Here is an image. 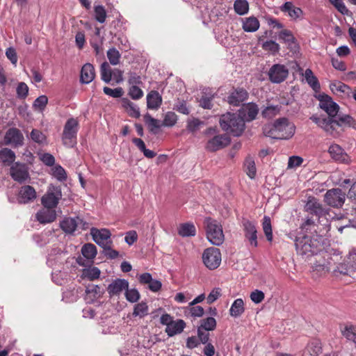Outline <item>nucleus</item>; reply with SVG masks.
Returning <instances> with one entry per match:
<instances>
[{
  "label": "nucleus",
  "instance_id": "1",
  "mask_svg": "<svg viewBox=\"0 0 356 356\" xmlns=\"http://www.w3.org/2000/svg\"><path fill=\"white\" fill-rule=\"evenodd\" d=\"M317 99L319 101V107L327 114V117L324 116H312V120L319 127L324 131H330V124H337L334 121H332L334 118L337 115L339 111V106L334 102L332 99L327 95L320 94Z\"/></svg>",
  "mask_w": 356,
  "mask_h": 356
},
{
  "label": "nucleus",
  "instance_id": "2",
  "mask_svg": "<svg viewBox=\"0 0 356 356\" xmlns=\"http://www.w3.org/2000/svg\"><path fill=\"white\" fill-rule=\"evenodd\" d=\"M297 253L307 259L316 255L321 249V238L318 235L299 234L295 241Z\"/></svg>",
  "mask_w": 356,
  "mask_h": 356
},
{
  "label": "nucleus",
  "instance_id": "3",
  "mask_svg": "<svg viewBox=\"0 0 356 356\" xmlns=\"http://www.w3.org/2000/svg\"><path fill=\"white\" fill-rule=\"evenodd\" d=\"M220 125L222 130L234 136H240L245 127L244 119L238 113H227L220 116Z\"/></svg>",
  "mask_w": 356,
  "mask_h": 356
},
{
  "label": "nucleus",
  "instance_id": "4",
  "mask_svg": "<svg viewBox=\"0 0 356 356\" xmlns=\"http://www.w3.org/2000/svg\"><path fill=\"white\" fill-rule=\"evenodd\" d=\"M204 223L207 225V236L210 243L215 245L222 244L225 237L222 226L211 218L205 219Z\"/></svg>",
  "mask_w": 356,
  "mask_h": 356
},
{
  "label": "nucleus",
  "instance_id": "5",
  "mask_svg": "<svg viewBox=\"0 0 356 356\" xmlns=\"http://www.w3.org/2000/svg\"><path fill=\"white\" fill-rule=\"evenodd\" d=\"M61 198V188L50 184L47 188V192L41 197V204L44 208L55 209Z\"/></svg>",
  "mask_w": 356,
  "mask_h": 356
},
{
  "label": "nucleus",
  "instance_id": "6",
  "mask_svg": "<svg viewBox=\"0 0 356 356\" xmlns=\"http://www.w3.org/2000/svg\"><path fill=\"white\" fill-rule=\"evenodd\" d=\"M78 131V122L74 118H70L66 122L63 133V143L67 147H73L76 144V134Z\"/></svg>",
  "mask_w": 356,
  "mask_h": 356
},
{
  "label": "nucleus",
  "instance_id": "7",
  "mask_svg": "<svg viewBox=\"0 0 356 356\" xmlns=\"http://www.w3.org/2000/svg\"><path fill=\"white\" fill-rule=\"evenodd\" d=\"M332 121H334L337 124H330V131H325L327 134L332 136L333 137H338L342 131L341 127L345 124L350 127L356 129V120L350 115H338L332 119Z\"/></svg>",
  "mask_w": 356,
  "mask_h": 356
},
{
  "label": "nucleus",
  "instance_id": "8",
  "mask_svg": "<svg viewBox=\"0 0 356 356\" xmlns=\"http://www.w3.org/2000/svg\"><path fill=\"white\" fill-rule=\"evenodd\" d=\"M221 253L218 248H207L202 254V261L209 270L216 269L221 263Z\"/></svg>",
  "mask_w": 356,
  "mask_h": 356
},
{
  "label": "nucleus",
  "instance_id": "9",
  "mask_svg": "<svg viewBox=\"0 0 356 356\" xmlns=\"http://www.w3.org/2000/svg\"><path fill=\"white\" fill-rule=\"evenodd\" d=\"M275 122L277 129V140H287L294 135L295 126L290 123L287 118H280Z\"/></svg>",
  "mask_w": 356,
  "mask_h": 356
},
{
  "label": "nucleus",
  "instance_id": "10",
  "mask_svg": "<svg viewBox=\"0 0 356 356\" xmlns=\"http://www.w3.org/2000/svg\"><path fill=\"white\" fill-rule=\"evenodd\" d=\"M305 211L312 215H314L319 220L329 215V210L324 208L318 200L314 197H309L305 206Z\"/></svg>",
  "mask_w": 356,
  "mask_h": 356
},
{
  "label": "nucleus",
  "instance_id": "11",
  "mask_svg": "<svg viewBox=\"0 0 356 356\" xmlns=\"http://www.w3.org/2000/svg\"><path fill=\"white\" fill-rule=\"evenodd\" d=\"M345 201V193L340 188L328 190L325 195V202L330 207H341Z\"/></svg>",
  "mask_w": 356,
  "mask_h": 356
},
{
  "label": "nucleus",
  "instance_id": "12",
  "mask_svg": "<svg viewBox=\"0 0 356 356\" xmlns=\"http://www.w3.org/2000/svg\"><path fill=\"white\" fill-rule=\"evenodd\" d=\"M268 75L272 83H280L287 78L289 70L284 65L275 64L269 69Z\"/></svg>",
  "mask_w": 356,
  "mask_h": 356
},
{
  "label": "nucleus",
  "instance_id": "13",
  "mask_svg": "<svg viewBox=\"0 0 356 356\" xmlns=\"http://www.w3.org/2000/svg\"><path fill=\"white\" fill-rule=\"evenodd\" d=\"M90 234L93 241L102 248L113 243L110 240L111 234L107 229H98L93 227L90 230Z\"/></svg>",
  "mask_w": 356,
  "mask_h": 356
},
{
  "label": "nucleus",
  "instance_id": "14",
  "mask_svg": "<svg viewBox=\"0 0 356 356\" xmlns=\"http://www.w3.org/2000/svg\"><path fill=\"white\" fill-rule=\"evenodd\" d=\"M230 142V138L227 134L215 136L213 138L209 140L206 145V149L210 152H216L227 147L229 145Z\"/></svg>",
  "mask_w": 356,
  "mask_h": 356
},
{
  "label": "nucleus",
  "instance_id": "15",
  "mask_svg": "<svg viewBox=\"0 0 356 356\" xmlns=\"http://www.w3.org/2000/svg\"><path fill=\"white\" fill-rule=\"evenodd\" d=\"M249 94L243 88H233L227 97V102L234 106H240L248 99Z\"/></svg>",
  "mask_w": 356,
  "mask_h": 356
},
{
  "label": "nucleus",
  "instance_id": "16",
  "mask_svg": "<svg viewBox=\"0 0 356 356\" xmlns=\"http://www.w3.org/2000/svg\"><path fill=\"white\" fill-rule=\"evenodd\" d=\"M10 170L11 177L17 182L22 183L29 178V171L25 164L15 163Z\"/></svg>",
  "mask_w": 356,
  "mask_h": 356
},
{
  "label": "nucleus",
  "instance_id": "17",
  "mask_svg": "<svg viewBox=\"0 0 356 356\" xmlns=\"http://www.w3.org/2000/svg\"><path fill=\"white\" fill-rule=\"evenodd\" d=\"M4 142L6 145L13 147L22 146L24 144V136L17 128H10L5 134Z\"/></svg>",
  "mask_w": 356,
  "mask_h": 356
},
{
  "label": "nucleus",
  "instance_id": "18",
  "mask_svg": "<svg viewBox=\"0 0 356 356\" xmlns=\"http://www.w3.org/2000/svg\"><path fill=\"white\" fill-rule=\"evenodd\" d=\"M37 194L34 188L29 185L22 186L18 193L17 201L19 204H29L33 202Z\"/></svg>",
  "mask_w": 356,
  "mask_h": 356
},
{
  "label": "nucleus",
  "instance_id": "19",
  "mask_svg": "<svg viewBox=\"0 0 356 356\" xmlns=\"http://www.w3.org/2000/svg\"><path fill=\"white\" fill-rule=\"evenodd\" d=\"M243 226L245 238L249 241L252 246L255 248L257 247V231L255 224L249 220H243Z\"/></svg>",
  "mask_w": 356,
  "mask_h": 356
},
{
  "label": "nucleus",
  "instance_id": "20",
  "mask_svg": "<svg viewBox=\"0 0 356 356\" xmlns=\"http://www.w3.org/2000/svg\"><path fill=\"white\" fill-rule=\"evenodd\" d=\"M81 222L82 219L78 216L75 218L66 217L60 222V227L65 233L73 234Z\"/></svg>",
  "mask_w": 356,
  "mask_h": 356
},
{
  "label": "nucleus",
  "instance_id": "21",
  "mask_svg": "<svg viewBox=\"0 0 356 356\" xmlns=\"http://www.w3.org/2000/svg\"><path fill=\"white\" fill-rule=\"evenodd\" d=\"M339 330L343 337L356 344V324L346 322L339 325Z\"/></svg>",
  "mask_w": 356,
  "mask_h": 356
},
{
  "label": "nucleus",
  "instance_id": "22",
  "mask_svg": "<svg viewBox=\"0 0 356 356\" xmlns=\"http://www.w3.org/2000/svg\"><path fill=\"white\" fill-rule=\"evenodd\" d=\"M259 113L258 106L254 103H248L238 111V115H241L245 122L254 120Z\"/></svg>",
  "mask_w": 356,
  "mask_h": 356
},
{
  "label": "nucleus",
  "instance_id": "23",
  "mask_svg": "<svg viewBox=\"0 0 356 356\" xmlns=\"http://www.w3.org/2000/svg\"><path fill=\"white\" fill-rule=\"evenodd\" d=\"M129 287V282L124 279H116L107 287L108 293L111 297L119 296L124 290Z\"/></svg>",
  "mask_w": 356,
  "mask_h": 356
},
{
  "label": "nucleus",
  "instance_id": "24",
  "mask_svg": "<svg viewBox=\"0 0 356 356\" xmlns=\"http://www.w3.org/2000/svg\"><path fill=\"white\" fill-rule=\"evenodd\" d=\"M35 218L41 224L51 223L56 220V213L54 209H47L44 207L37 212Z\"/></svg>",
  "mask_w": 356,
  "mask_h": 356
},
{
  "label": "nucleus",
  "instance_id": "25",
  "mask_svg": "<svg viewBox=\"0 0 356 356\" xmlns=\"http://www.w3.org/2000/svg\"><path fill=\"white\" fill-rule=\"evenodd\" d=\"M280 10L286 13L293 20L300 18L303 15L302 9L295 6L291 1H286L280 6Z\"/></svg>",
  "mask_w": 356,
  "mask_h": 356
},
{
  "label": "nucleus",
  "instance_id": "26",
  "mask_svg": "<svg viewBox=\"0 0 356 356\" xmlns=\"http://www.w3.org/2000/svg\"><path fill=\"white\" fill-rule=\"evenodd\" d=\"M95 77V72L93 65L90 63H86L81 68L80 81L82 83L88 84L92 82Z\"/></svg>",
  "mask_w": 356,
  "mask_h": 356
},
{
  "label": "nucleus",
  "instance_id": "27",
  "mask_svg": "<svg viewBox=\"0 0 356 356\" xmlns=\"http://www.w3.org/2000/svg\"><path fill=\"white\" fill-rule=\"evenodd\" d=\"M185 327L186 323L184 321L179 319L176 321H173L168 327H165V332L168 337H171L181 333Z\"/></svg>",
  "mask_w": 356,
  "mask_h": 356
},
{
  "label": "nucleus",
  "instance_id": "28",
  "mask_svg": "<svg viewBox=\"0 0 356 356\" xmlns=\"http://www.w3.org/2000/svg\"><path fill=\"white\" fill-rule=\"evenodd\" d=\"M162 103V98L156 90H152L147 95V106L149 109L157 110Z\"/></svg>",
  "mask_w": 356,
  "mask_h": 356
},
{
  "label": "nucleus",
  "instance_id": "29",
  "mask_svg": "<svg viewBox=\"0 0 356 356\" xmlns=\"http://www.w3.org/2000/svg\"><path fill=\"white\" fill-rule=\"evenodd\" d=\"M321 343L318 340H313L309 342L303 351L302 356H318L321 353Z\"/></svg>",
  "mask_w": 356,
  "mask_h": 356
},
{
  "label": "nucleus",
  "instance_id": "30",
  "mask_svg": "<svg viewBox=\"0 0 356 356\" xmlns=\"http://www.w3.org/2000/svg\"><path fill=\"white\" fill-rule=\"evenodd\" d=\"M143 118L149 132L153 134H157L159 129L163 127L160 121L152 117L148 113H147Z\"/></svg>",
  "mask_w": 356,
  "mask_h": 356
},
{
  "label": "nucleus",
  "instance_id": "31",
  "mask_svg": "<svg viewBox=\"0 0 356 356\" xmlns=\"http://www.w3.org/2000/svg\"><path fill=\"white\" fill-rule=\"evenodd\" d=\"M259 22L255 17H249L243 19V29L245 32H255L259 28Z\"/></svg>",
  "mask_w": 356,
  "mask_h": 356
},
{
  "label": "nucleus",
  "instance_id": "32",
  "mask_svg": "<svg viewBox=\"0 0 356 356\" xmlns=\"http://www.w3.org/2000/svg\"><path fill=\"white\" fill-rule=\"evenodd\" d=\"M15 159V154L8 148H3L0 150V163L4 165H10L13 163Z\"/></svg>",
  "mask_w": 356,
  "mask_h": 356
},
{
  "label": "nucleus",
  "instance_id": "33",
  "mask_svg": "<svg viewBox=\"0 0 356 356\" xmlns=\"http://www.w3.org/2000/svg\"><path fill=\"white\" fill-rule=\"evenodd\" d=\"M245 311L244 302L241 298H238L234 301L230 309L229 314L234 318L240 316Z\"/></svg>",
  "mask_w": 356,
  "mask_h": 356
},
{
  "label": "nucleus",
  "instance_id": "34",
  "mask_svg": "<svg viewBox=\"0 0 356 356\" xmlns=\"http://www.w3.org/2000/svg\"><path fill=\"white\" fill-rule=\"evenodd\" d=\"M86 295L90 301H94L96 299L102 297L104 293L102 288L98 285H89L86 289Z\"/></svg>",
  "mask_w": 356,
  "mask_h": 356
},
{
  "label": "nucleus",
  "instance_id": "35",
  "mask_svg": "<svg viewBox=\"0 0 356 356\" xmlns=\"http://www.w3.org/2000/svg\"><path fill=\"white\" fill-rule=\"evenodd\" d=\"M178 233L183 237L193 236L196 234V229L192 223H183L180 225Z\"/></svg>",
  "mask_w": 356,
  "mask_h": 356
},
{
  "label": "nucleus",
  "instance_id": "36",
  "mask_svg": "<svg viewBox=\"0 0 356 356\" xmlns=\"http://www.w3.org/2000/svg\"><path fill=\"white\" fill-rule=\"evenodd\" d=\"M123 106L127 109L129 115L135 118H138L140 116V109L134 103L127 99H124Z\"/></svg>",
  "mask_w": 356,
  "mask_h": 356
},
{
  "label": "nucleus",
  "instance_id": "37",
  "mask_svg": "<svg viewBox=\"0 0 356 356\" xmlns=\"http://www.w3.org/2000/svg\"><path fill=\"white\" fill-rule=\"evenodd\" d=\"M305 78L307 83L315 91H318L321 86L318 79L314 75L313 72L310 69H307L305 72Z\"/></svg>",
  "mask_w": 356,
  "mask_h": 356
},
{
  "label": "nucleus",
  "instance_id": "38",
  "mask_svg": "<svg viewBox=\"0 0 356 356\" xmlns=\"http://www.w3.org/2000/svg\"><path fill=\"white\" fill-rule=\"evenodd\" d=\"M101 79L105 83H108L112 79L113 71L107 62H104L100 67Z\"/></svg>",
  "mask_w": 356,
  "mask_h": 356
},
{
  "label": "nucleus",
  "instance_id": "39",
  "mask_svg": "<svg viewBox=\"0 0 356 356\" xmlns=\"http://www.w3.org/2000/svg\"><path fill=\"white\" fill-rule=\"evenodd\" d=\"M329 153L334 159L340 161H343L345 160V156H346L343 153L342 148L336 144L330 145L329 147Z\"/></svg>",
  "mask_w": 356,
  "mask_h": 356
},
{
  "label": "nucleus",
  "instance_id": "40",
  "mask_svg": "<svg viewBox=\"0 0 356 356\" xmlns=\"http://www.w3.org/2000/svg\"><path fill=\"white\" fill-rule=\"evenodd\" d=\"M234 11L239 15H244L248 13L249 3L246 0H236L234 3Z\"/></svg>",
  "mask_w": 356,
  "mask_h": 356
},
{
  "label": "nucleus",
  "instance_id": "41",
  "mask_svg": "<svg viewBox=\"0 0 356 356\" xmlns=\"http://www.w3.org/2000/svg\"><path fill=\"white\" fill-rule=\"evenodd\" d=\"M83 256L88 259H93L97 255V248L94 244L86 243L81 248Z\"/></svg>",
  "mask_w": 356,
  "mask_h": 356
},
{
  "label": "nucleus",
  "instance_id": "42",
  "mask_svg": "<svg viewBox=\"0 0 356 356\" xmlns=\"http://www.w3.org/2000/svg\"><path fill=\"white\" fill-rule=\"evenodd\" d=\"M149 307L146 302H141L134 305L133 316L143 318L148 314Z\"/></svg>",
  "mask_w": 356,
  "mask_h": 356
},
{
  "label": "nucleus",
  "instance_id": "43",
  "mask_svg": "<svg viewBox=\"0 0 356 356\" xmlns=\"http://www.w3.org/2000/svg\"><path fill=\"white\" fill-rule=\"evenodd\" d=\"M262 227L267 240L269 242H271L273 241V231L271 221L269 216H264L263 218Z\"/></svg>",
  "mask_w": 356,
  "mask_h": 356
},
{
  "label": "nucleus",
  "instance_id": "44",
  "mask_svg": "<svg viewBox=\"0 0 356 356\" xmlns=\"http://www.w3.org/2000/svg\"><path fill=\"white\" fill-rule=\"evenodd\" d=\"M214 95L211 93L203 92V95L199 100L200 106L204 109H211L213 107L212 100Z\"/></svg>",
  "mask_w": 356,
  "mask_h": 356
},
{
  "label": "nucleus",
  "instance_id": "45",
  "mask_svg": "<svg viewBox=\"0 0 356 356\" xmlns=\"http://www.w3.org/2000/svg\"><path fill=\"white\" fill-rule=\"evenodd\" d=\"M216 325L217 323L216 319L213 317L210 316L201 319L198 327L204 330L213 331L216 328Z\"/></svg>",
  "mask_w": 356,
  "mask_h": 356
},
{
  "label": "nucleus",
  "instance_id": "46",
  "mask_svg": "<svg viewBox=\"0 0 356 356\" xmlns=\"http://www.w3.org/2000/svg\"><path fill=\"white\" fill-rule=\"evenodd\" d=\"M177 122V115L174 112L168 111L165 114L161 124L163 127H172Z\"/></svg>",
  "mask_w": 356,
  "mask_h": 356
},
{
  "label": "nucleus",
  "instance_id": "47",
  "mask_svg": "<svg viewBox=\"0 0 356 356\" xmlns=\"http://www.w3.org/2000/svg\"><path fill=\"white\" fill-rule=\"evenodd\" d=\"M107 58L110 63L113 65H116L120 63L121 55L118 49L113 47L109 49L106 53Z\"/></svg>",
  "mask_w": 356,
  "mask_h": 356
},
{
  "label": "nucleus",
  "instance_id": "48",
  "mask_svg": "<svg viewBox=\"0 0 356 356\" xmlns=\"http://www.w3.org/2000/svg\"><path fill=\"white\" fill-rule=\"evenodd\" d=\"M329 264L324 259H320L318 261H316L312 264V268L314 271H317L320 273H325L329 270Z\"/></svg>",
  "mask_w": 356,
  "mask_h": 356
},
{
  "label": "nucleus",
  "instance_id": "49",
  "mask_svg": "<svg viewBox=\"0 0 356 356\" xmlns=\"http://www.w3.org/2000/svg\"><path fill=\"white\" fill-rule=\"evenodd\" d=\"M245 170L250 179H254L256 175V167L254 160L247 159L244 164Z\"/></svg>",
  "mask_w": 356,
  "mask_h": 356
},
{
  "label": "nucleus",
  "instance_id": "50",
  "mask_svg": "<svg viewBox=\"0 0 356 356\" xmlns=\"http://www.w3.org/2000/svg\"><path fill=\"white\" fill-rule=\"evenodd\" d=\"M52 171L53 176L59 181H64L67 179V173L61 165H55L53 168Z\"/></svg>",
  "mask_w": 356,
  "mask_h": 356
},
{
  "label": "nucleus",
  "instance_id": "51",
  "mask_svg": "<svg viewBox=\"0 0 356 356\" xmlns=\"http://www.w3.org/2000/svg\"><path fill=\"white\" fill-rule=\"evenodd\" d=\"M83 275L85 278L92 281L99 278L100 275V270L97 267L86 269L83 272Z\"/></svg>",
  "mask_w": 356,
  "mask_h": 356
},
{
  "label": "nucleus",
  "instance_id": "52",
  "mask_svg": "<svg viewBox=\"0 0 356 356\" xmlns=\"http://www.w3.org/2000/svg\"><path fill=\"white\" fill-rule=\"evenodd\" d=\"M95 18L99 23H104L106 18V12L103 6H96L94 8Z\"/></svg>",
  "mask_w": 356,
  "mask_h": 356
},
{
  "label": "nucleus",
  "instance_id": "53",
  "mask_svg": "<svg viewBox=\"0 0 356 356\" xmlns=\"http://www.w3.org/2000/svg\"><path fill=\"white\" fill-rule=\"evenodd\" d=\"M275 122L273 124H267L263 127V133L267 136L273 139H277V130Z\"/></svg>",
  "mask_w": 356,
  "mask_h": 356
},
{
  "label": "nucleus",
  "instance_id": "54",
  "mask_svg": "<svg viewBox=\"0 0 356 356\" xmlns=\"http://www.w3.org/2000/svg\"><path fill=\"white\" fill-rule=\"evenodd\" d=\"M103 91L106 95H108L114 98L121 97L124 94V90L121 87L112 89L105 86L103 88Z\"/></svg>",
  "mask_w": 356,
  "mask_h": 356
},
{
  "label": "nucleus",
  "instance_id": "55",
  "mask_svg": "<svg viewBox=\"0 0 356 356\" xmlns=\"http://www.w3.org/2000/svg\"><path fill=\"white\" fill-rule=\"evenodd\" d=\"M47 103V97L46 95H40L34 101L33 106L35 109H38L40 111H42L46 107Z\"/></svg>",
  "mask_w": 356,
  "mask_h": 356
},
{
  "label": "nucleus",
  "instance_id": "56",
  "mask_svg": "<svg viewBox=\"0 0 356 356\" xmlns=\"http://www.w3.org/2000/svg\"><path fill=\"white\" fill-rule=\"evenodd\" d=\"M204 124V122L197 118H193L187 121V129L190 132H195L200 129L201 125Z\"/></svg>",
  "mask_w": 356,
  "mask_h": 356
},
{
  "label": "nucleus",
  "instance_id": "57",
  "mask_svg": "<svg viewBox=\"0 0 356 356\" xmlns=\"http://www.w3.org/2000/svg\"><path fill=\"white\" fill-rule=\"evenodd\" d=\"M126 299L130 302H136L140 299V293L138 290L135 289H125Z\"/></svg>",
  "mask_w": 356,
  "mask_h": 356
},
{
  "label": "nucleus",
  "instance_id": "58",
  "mask_svg": "<svg viewBox=\"0 0 356 356\" xmlns=\"http://www.w3.org/2000/svg\"><path fill=\"white\" fill-rule=\"evenodd\" d=\"M279 39L283 40L286 43H293L295 42V38L291 31L284 29L280 32Z\"/></svg>",
  "mask_w": 356,
  "mask_h": 356
},
{
  "label": "nucleus",
  "instance_id": "59",
  "mask_svg": "<svg viewBox=\"0 0 356 356\" xmlns=\"http://www.w3.org/2000/svg\"><path fill=\"white\" fill-rule=\"evenodd\" d=\"M197 339L201 343H207L209 342L210 337L209 330L197 327Z\"/></svg>",
  "mask_w": 356,
  "mask_h": 356
},
{
  "label": "nucleus",
  "instance_id": "60",
  "mask_svg": "<svg viewBox=\"0 0 356 356\" xmlns=\"http://www.w3.org/2000/svg\"><path fill=\"white\" fill-rule=\"evenodd\" d=\"M262 47L266 51H270L273 54H276L280 50V45L273 40H268L263 43Z\"/></svg>",
  "mask_w": 356,
  "mask_h": 356
},
{
  "label": "nucleus",
  "instance_id": "61",
  "mask_svg": "<svg viewBox=\"0 0 356 356\" xmlns=\"http://www.w3.org/2000/svg\"><path fill=\"white\" fill-rule=\"evenodd\" d=\"M17 97L24 99L29 93V87L24 82H20L16 89Z\"/></svg>",
  "mask_w": 356,
  "mask_h": 356
},
{
  "label": "nucleus",
  "instance_id": "62",
  "mask_svg": "<svg viewBox=\"0 0 356 356\" xmlns=\"http://www.w3.org/2000/svg\"><path fill=\"white\" fill-rule=\"evenodd\" d=\"M31 138L35 143H42L45 141L46 137L40 130L33 129L30 134Z\"/></svg>",
  "mask_w": 356,
  "mask_h": 356
},
{
  "label": "nucleus",
  "instance_id": "63",
  "mask_svg": "<svg viewBox=\"0 0 356 356\" xmlns=\"http://www.w3.org/2000/svg\"><path fill=\"white\" fill-rule=\"evenodd\" d=\"M143 90L138 86H131L129 90V95L133 99H139L143 96Z\"/></svg>",
  "mask_w": 356,
  "mask_h": 356
},
{
  "label": "nucleus",
  "instance_id": "64",
  "mask_svg": "<svg viewBox=\"0 0 356 356\" xmlns=\"http://www.w3.org/2000/svg\"><path fill=\"white\" fill-rule=\"evenodd\" d=\"M174 109L180 113L188 115L190 111L184 100H178L174 106Z\"/></svg>",
  "mask_w": 356,
  "mask_h": 356
}]
</instances>
